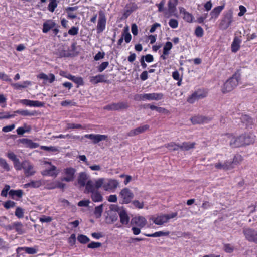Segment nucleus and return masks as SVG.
<instances>
[{
    "label": "nucleus",
    "mask_w": 257,
    "mask_h": 257,
    "mask_svg": "<svg viewBox=\"0 0 257 257\" xmlns=\"http://www.w3.org/2000/svg\"><path fill=\"white\" fill-rule=\"evenodd\" d=\"M240 74L239 72H235L223 84L221 91L223 93H226L233 90L238 84Z\"/></svg>",
    "instance_id": "obj_1"
},
{
    "label": "nucleus",
    "mask_w": 257,
    "mask_h": 257,
    "mask_svg": "<svg viewBox=\"0 0 257 257\" xmlns=\"http://www.w3.org/2000/svg\"><path fill=\"white\" fill-rule=\"evenodd\" d=\"M177 215V212H174L171 214H163L156 217H153L152 220L155 224L162 225L164 223L167 222L170 219L175 218Z\"/></svg>",
    "instance_id": "obj_2"
},
{
    "label": "nucleus",
    "mask_w": 257,
    "mask_h": 257,
    "mask_svg": "<svg viewBox=\"0 0 257 257\" xmlns=\"http://www.w3.org/2000/svg\"><path fill=\"white\" fill-rule=\"evenodd\" d=\"M243 233L248 241L257 244V230L250 228H246L243 229Z\"/></svg>",
    "instance_id": "obj_3"
},
{
    "label": "nucleus",
    "mask_w": 257,
    "mask_h": 257,
    "mask_svg": "<svg viewBox=\"0 0 257 257\" xmlns=\"http://www.w3.org/2000/svg\"><path fill=\"white\" fill-rule=\"evenodd\" d=\"M227 141L232 148L239 147L243 146L241 135L235 137L232 134H227Z\"/></svg>",
    "instance_id": "obj_4"
},
{
    "label": "nucleus",
    "mask_w": 257,
    "mask_h": 257,
    "mask_svg": "<svg viewBox=\"0 0 257 257\" xmlns=\"http://www.w3.org/2000/svg\"><path fill=\"white\" fill-rule=\"evenodd\" d=\"M119 195L122 199L123 204H128L130 203L134 196L133 193L127 188L121 190Z\"/></svg>",
    "instance_id": "obj_5"
},
{
    "label": "nucleus",
    "mask_w": 257,
    "mask_h": 257,
    "mask_svg": "<svg viewBox=\"0 0 257 257\" xmlns=\"http://www.w3.org/2000/svg\"><path fill=\"white\" fill-rule=\"evenodd\" d=\"M163 94L162 93H147L142 94L138 96V100H159L163 98Z\"/></svg>",
    "instance_id": "obj_6"
},
{
    "label": "nucleus",
    "mask_w": 257,
    "mask_h": 257,
    "mask_svg": "<svg viewBox=\"0 0 257 257\" xmlns=\"http://www.w3.org/2000/svg\"><path fill=\"white\" fill-rule=\"evenodd\" d=\"M76 170L72 167H68L64 169V173L65 175L63 178L62 181L66 182L73 181L75 178V174Z\"/></svg>",
    "instance_id": "obj_7"
},
{
    "label": "nucleus",
    "mask_w": 257,
    "mask_h": 257,
    "mask_svg": "<svg viewBox=\"0 0 257 257\" xmlns=\"http://www.w3.org/2000/svg\"><path fill=\"white\" fill-rule=\"evenodd\" d=\"M233 21L232 13H227L220 23V28L222 30L227 29L231 25Z\"/></svg>",
    "instance_id": "obj_8"
},
{
    "label": "nucleus",
    "mask_w": 257,
    "mask_h": 257,
    "mask_svg": "<svg viewBox=\"0 0 257 257\" xmlns=\"http://www.w3.org/2000/svg\"><path fill=\"white\" fill-rule=\"evenodd\" d=\"M106 18L104 12L102 11L99 12V19L97 26V30L98 33L102 32L105 28Z\"/></svg>",
    "instance_id": "obj_9"
},
{
    "label": "nucleus",
    "mask_w": 257,
    "mask_h": 257,
    "mask_svg": "<svg viewBox=\"0 0 257 257\" xmlns=\"http://www.w3.org/2000/svg\"><path fill=\"white\" fill-rule=\"evenodd\" d=\"M24 172L26 177H29L34 175L36 171L34 170V166L32 165L29 161L25 160L23 161Z\"/></svg>",
    "instance_id": "obj_10"
},
{
    "label": "nucleus",
    "mask_w": 257,
    "mask_h": 257,
    "mask_svg": "<svg viewBox=\"0 0 257 257\" xmlns=\"http://www.w3.org/2000/svg\"><path fill=\"white\" fill-rule=\"evenodd\" d=\"M206 93L201 90H198L189 96L187 99V102L189 103H193L196 100L206 97Z\"/></svg>",
    "instance_id": "obj_11"
},
{
    "label": "nucleus",
    "mask_w": 257,
    "mask_h": 257,
    "mask_svg": "<svg viewBox=\"0 0 257 257\" xmlns=\"http://www.w3.org/2000/svg\"><path fill=\"white\" fill-rule=\"evenodd\" d=\"M212 118L209 117H206L202 115H197L192 117L190 118V120L193 124H202L203 123L208 122L211 121Z\"/></svg>",
    "instance_id": "obj_12"
},
{
    "label": "nucleus",
    "mask_w": 257,
    "mask_h": 257,
    "mask_svg": "<svg viewBox=\"0 0 257 257\" xmlns=\"http://www.w3.org/2000/svg\"><path fill=\"white\" fill-rule=\"evenodd\" d=\"M86 138L91 140L94 144H97L99 142L105 140L107 138V136L104 135H95V134H86L84 136Z\"/></svg>",
    "instance_id": "obj_13"
},
{
    "label": "nucleus",
    "mask_w": 257,
    "mask_h": 257,
    "mask_svg": "<svg viewBox=\"0 0 257 257\" xmlns=\"http://www.w3.org/2000/svg\"><path fill=\"white\" fill-rule=\"evenodd\" d=\"M147 223V220L143 216L135 217L132 219L131 224L136 225L140 228L144 227Z\"/></svg>",
    "instance_id": "obj_14"
},
{
    "label": "nucleus",
    "mask_w": 257,
    "mask_h": 257,
    "mask_svg": "<svg viewBox=\"0 0 257 257\" xmlns=\"http://www.w3.org/2000/svg\"><path fill=\"white\" fill-rule=\"evenodd\" d=\"M20 102L23 105L33 107H43L45 103L39 101H33L29 99H22Z\"/></svg>",
    "instance_id": "obj_15"
},
{
    "label": "nucleus",
    "mask_w": 257,
    "mask_h": 257,
    "mask_svg": "<svg viewBox=\"0 0 257 257\" xmlns=\"http://www.w3.org/2000/svg\"><path fill=\"white\" fill-rule=\"evenodd\" d=\"M149 128V125H147V124L139 126L138 127H137L135 129H133V130L130 131L127 133V136L132 137V136L137 135L139 134H141V133H142L145 132L146 130H148Z\"/></svg>",
    "instance_id": "obj_16"
},
{
    "label": "nucleus",
    "mask_w": 257,
    "mask_h": 257,
    "mask_svg": "<svg viewBox=\"0 0 257 257\" xmlns=\"http://www.w3.org/2000/svg\"><path fill=\"white\" fill-rule=\"evenodd\" d=\"M215 167L217 169L227 170L234 168L231 161H226L224 163L218 162L215 164Z\"/></svg>",
    "instance_id": "obj_17"
},
{
    "label": "nucleus",
    "mask_w": 257,
    "mask_h": 257,
    "mask_svg": "<svg viewBox=\"0 0 257 257\" xmlns=\"http://www.w3.org/2000/svg\"><path fill=\"white\" fill-rule=\"evenodd\" d=\"M18 142L19 143H22L25 145L26 147H29L30 148H36L39 146V145L37 143H34L31 140L27 138L19 139Z\"/></svg>",
    "instance_id": "obj_18"
},
{
    "label": "nucleus",
    "mask_w": 257,
    "mask_h": 257,
    "mask_svg": "<svg viewBox=\"0 0 257 257\" xmlns=\"http://www.w3.org/2000/svg\"><path fill=\"white\" fill-rule=\"evenodd\" d=\"M88 178L89 176L86 172H81L79 173L77 177L78 184L80 185L81 187H84Z\"/></svg>",
    "instance_id": "obj_19"
},
{
    "label": "nucleus",
    "mask_w": 257,
    "mask_h": 257,
    "mask_svg": "<svg viewBox=\"0 0 257 257\" xmlns=\"http://www.w3.org/2000/svg\"><path fill=\"white\" fill-rule=\"evenodd\" d=\"M90 81L94 84H97L99 82H106V77L104 75L99 74L95 76H92L90 77Z\"/></svg>",
    "instance_id": "obj_20"
},
{
    "label": "nucleus",
    "mask_w": 257,
    "mask_h": 257,
    "mask_svg": "<svg viewBox=\"0 0 257 257\" xmlns=\"http://www.w3.org/2000/svg\"><path fill=\"white\" fill-rule=\"evenodd\" d=\"M118 185V182L116 180H109L107 183L103 186L105 191H108L116 188Z\"/></svg>",
    "instance_id": "obj_21"
},
{
    "label": "nucleus",
    "mask_w": 257,
    "mask_h": 257,
    "mask_svg": "<svg viewBox=\"0 0 257 257\" xmlns=\"http://www.w3.org/2000/svg\"><path fill=\"white\" fill-rule=\"evenodd\" d=\"M55 53L59 57H68L71 55V54L68 52L64 46H60L57 49Z\"/></svg>",
    "instance_id": "obj_22"
},
{
    "label": "nucleus",
    "mask_w": 257,
    "mask_h": 257,
    "mask_svg": "<svg viewBox=\"0 0 257 257\" xmlns=\"http://www.w3.org/2000/svg\"><path fill=\"white\" fill-rule=\"evenodd\" d=\"M56 26V23L52 20H47L43 24V32L46 33Z\"/></svg>",
    "instance_id": "obj_23"
},
{
    "label": "nucleus",
    "mask_w": 257,
    "mask_h": 257,
    "mask_svg": "<svg viewBox=\"0 0 257 257\" xmlns=\"http://www.w3.org/2000/svg\"><path fill=\"white\" fill-rule=\"evenodd\" d=\"M85 190L84 192L85 193H93L96 190H95V185L93 183V182L91 180H89L87 181V183L85 185Z\"/></svg>",
    "instance_id": "obj_24"
},
{
    "label": "nucleus",
    "mask_w": 257,
    "mask_h": 257,
    "mask_svg": "<svg viewBox=\"0 0 257 257\" xmlns=\"http://www.w3.org/2000/svg\"><path fill=\"white\" fill-rule=\"evenodd\" d=\"M120 222L122 224H127L129 222L130 218L125 210H122L119 212Z\"/></svg>",
    "instance_id": "obj_25"
},
{
    "label": "nucleus",
    "mask_w": 257,
    "mask_h": 257,
    "mask_svg": "<svg viewBox=\"0 0 257 257\" xmlns=\"http://www.w3.org/2000/svg\"><path fill=\"white\" fill-rule=\"evenodd\" d=\"M56 167H55V166L52 165L50 169H46V170H44L42 172V174L44 176L49 175L50 176L56 177L58 174V172H56Z\"/></svg>",
    "instance_id": "obj_26"
},
{
    "label": "nucleus",
    "mask_w": 257,
    "mask_h": 257,
    "mask_svg": "<svg viewBox=\"0 0 257 257\" xmlns=\"http://www.w3.org/2000/svg\"><path fill=\"white\" fill-rule=\"evenodd\" d=\"M114 110H120L126 109L128 108L129 105L126 102H119L118 103H113Z\"/></svg>",
    "instance_id": "obj_27"
},
{
    "label": "nucleus",
    "mask_w": 257,
    "mask_h": 257,
    "mask_svg": "<svg viewBox=\"0 0 257 257\" xmlns=\"http://www.w3.org/2000/svg\"><path fill=\"white\" fill-rule=\"evenodd\" d=\"M37 77L45 80H48L50 83L53 82L55 79L54 75L52 73H50L49 74V75H47L44 73H41L37 76Z\"/></svg>",
    "instance_id": "obj_28"
},
{
    "label": "nucleus",
    "mask_w": 257,
    "mask_h": 257,
    "mask_svg": "<svg viewBox=\"0 0 257 257\" xmlns=\"http://www.w3.org/2000/svg\"><path fill=\"white\" fill-rule=\"evenodd\" d=\"M179 10L180 13L183 14V19L186 21L190 23L192 22L193 17L191 14L186 11L184 8L181 7Z\"/></svg>",
    "instance_id": "obj_29"
},
{
    "label": "nucleus",
    "mask_w": 257,
    "mask_h": 257,
    "mask_svg": "<svg viewBox=\"0 0 257 257\" xmlns=\"http://www.w3.org/2000/svg\"><path fill=\"white\" fill-rule=\"evenodd\" d=\"M19 114L22 116H35L37 113L36 111H29L27 110H18L14 112V114Z\"/></svg>",
    "instance_id": "obj_30"
},
{
    "label": "nucleus",
    "mask_w": 257,
    "mask_h": 257,
    "mask_svg": "<svg viewBox=\"0 0 257 257\" xmlns=\"http://www.w3.org/2000/svg\"><path fill=\"white\" fill-rule=\"evenodd\" d=\"M224 5H222L219 6L214 8L210 14V16H211V18H217L220 13V12L222 11V10L224 9Z\"/></svg>",
    "instance_id": "obj_31"
},
{
    "label": "nucleus",
    "mask_w": 257,
    "mask_h": 257,
    "mask_svg": "<svg viewBox=\"0 0 257 257\" xmlns=\"http://www.w3.org/2000/svg\"><path fill=\"white\" fill-rule=\"evenodd\" d=\"M195 143L194 142H183L180 145V149L182 151H188L191 149H193L195 147Z\"/></svg>",
    "instance_id": "obj_32"
},
{
    "label": "nucleus",
    "mask_w": 257,
    "mask_h": 257,
    "mask_svg": "<svg viewBox=\"0 0 257 257\" xmlns=\"http://www.w3.org/2000/svg\"><path fill=\"white\" fill-rule=\"evenodd\" d=\"M22 250H24L26 253L29 254H34L36 253L37 252V250L34 247H18L17 249V253H19Z\"/></svg>",
    "instance_id": "obj_33"
},
{
    "label": "nucleus",
    "mask_w": 257,
    "mask_h": 257,
    "mask_svg": "<svg viewBox=\"0 0 257 257\" xmlns=\"http://www.w3.org/2000/svg\"><path fill=\"white\" fill-rule=\"evenodd\" d=\"M240 42L241 41L238 37H235L234 38L233 41L231 45V50L233 52H236L239 50L240 48Z\"/></svg>",
    "instance_id": "obj_34"
},
{
    "label": "nucleus",
    "mask_w": 257,
    "mask_h": 257,
    "mask_svg": "<svg viewBox=\"0 0 257 257\" xmlns=\"http://www.w3.org/2000/svg\"><path fill=\"white\" fill-rule=\"evenodd\" d=\"M42 181L41 180H36V181L32 180L30 182L25 184L24 187L25 188L31 187V188H38V187H40L42 185Z\"/></svg>",
    "instance_id": "obj_35"
},
{
    "label": "nucleus",
    "mask_w": 257,
    "mask_h": 257,
    "mask_svg": "<svg viewBox=\"0 0 257 257\" xmlns=\"http://www.w3.org/2000/svg\"><path fill=\"white\" fill-rule=\"evenodd\" d=\"M243 146L249 145L253 143L254 139L249 135L244 134L241 135Z\"/></svg>",
    "instance_id": "obj_36"
},
{
    "label": "nucleus",
    "mask_w": 257,
    "mask_h": 257,
    "mask_svg": "<svg viewBox=\"0 0 257 257\" xmlns=\"http://www.w3.org/2000/svg\"><path fill=\"white\" fill-rule=\"evenodd\" d=\"M67 77L78 85H83L84 84L83 79L81 77H75L69 74Z\"/></svg>",
    "instance_id": "obj_37"
},
{
    "label": "nucleus",
    "mask_w": 257,
    "mask_h": 257,
    "mask_svg": "<svg viewBox=\"0 0 257 257\" xmlns=\"http://www.w3.org/2000/svg\"><path fill=\"white\" fill-rule=\"evenodd\" d=\"M91 199L94 202H101L103 200V197L101 194L97 190L91 195Z\"/></svg>",
    "instance_id": "obj_38"
},
{
    "label": "nucleus",
    "mask_w": 257,
    "mask_h": 257,
    "mask_svg": "<svg viewBox=\"0 0 257 257\" xmlns=\"http://www.w3.org/2000/svg\"><path fill=\"white\" fill-rule=\"evenodd\" d=\"M104 204H102L95 207L94 214L96 218H99L102 215Z\"/></svg>",
    "instance_id": "obj_39"
},
{
    "label": "nucleus",
    "mask_w": 257,
    "mask_h": 257,
    "mask_svg": "<svg viewBox=\"0 0 257 257\" xmlns=\"http://www.w3.org/2000/svg\"><path fill=\"white\" fill-rule=\"evenodd\" d=\"M169 234V232L159 231L153 234H144V235L148 237H157L163 236H167Z\"/></svg>",
    "instance_id": "obj_40"
},
{
    "label": "nucleus",
    "mask_w": 257,
    "mask_h": 257,
    "mask_svg": "<svg viewBox=\"0 0 257 257\" xmlns=\"http://www.w3.org/2000/svg\"><path fill=\"white\" fill-rule=\"evenodd\" d=\"M122 36H123L126 43H128L131 41L132 36L128 32V28L127 27L124 28Z\"/></svg>",
    "instance_id": "obj_41"
},
{
    "label": "nucleus",
    "mask_w": 257,
    "mask_h": 257,
    "mask_svg": "<svg viewBox=\"0 0 257 257\" xmlns=\"http://www.w3.org/2000/svg\"><path fill=\"white\" fill-rule=\"evenodd\" d=\"M13 226H15L14 228L19 234H22L25 233L23 228V224L21 222H15Z\"/></svg>",
    "instance_id": "obj_42"
},
{
    "label": "nucleus",
    "mask_w": 257,
    "mask_h": 257,
    "mask_svg": "<svg viewBox=\"0 0 257 257\" xmlns=\"http://www.w3.org/2000/svg\"><path fill=\"white\" fill-rule=\"evenodd\" d=\"M165 147L170 151H177L180 149V145L174 142H171L165 145Z\"/></svg>",
    "instance_id": "obj_43"
},
{
    "label": "nucleus",
    "mask_w": 257,
    "mask_h": 257,
    "mask_svg": "<svg viewBox=\"0 0 257 257\" xmlns=\"http://www.w3.org/2000/svg\"><path fill=\"white\" fill-rule=\"evenodd\" d=\"M9 194L11 196H17L19 198L22 197L23 195V191L21 190H11L9 192Z\"/></svg>",
    "instance_id": "obj_44"
},
{
    "label": "nucleus",
    "mask_w": 257,
    "mask_h": 257,
    "mask_svg": "<svg viewBox=\"0 0 257 257\" xmlns=\"http://www.w3.org/2000/svg\"><path fill=\"white\" fill-rule=\"evenodd\" d=\"M172 47V44L170 42H167L166 43L163 48V54L168 55L169 51L171 49Z\"/></svg>",
    "instance_id": "obj_45"
},
{
    "label": "nucleus",
    "mask_w": 257,
    "mask_h": 257,
    "mask_svg": "<svg viewBox=\"0 0 257 257\" xmlns=\"http://www.w3.org/2000/svg\"><path fill=\"white\" fill-rule=\"evenodd\" d=\"M243 160L242 157L239 154L236 155L232 160V162H231V163H232V166L233 165H238Z\"/></svg>",
    "instance_id": "obj_46"
},
{
    "label": "nucleus",
    "mask_w": 257,
    "mask_h": 257,
    "mask_svg": "<svg viewBox=\"0 0 257 257\" xmlns=\"http://www.w3.org/2000/svg\"><path fill=\"white\" fill-rule=\"evenodd\" d=\"M77 240L82 244H86L90 241L89 238L84 235H79L77 237Z\"/></svg>",
    "instance_id": "obj_47"
},
{
    "label": "nucleus",
    "mask_w": 257,
    "mask_h": 257,
    "mask_svg": "<svg viewBox=\"0 0 257 257\" xmlns=\"http://www.w3.org/2000/svg\"><path fill=\"white\" fill-rule=\"evenodd\" d=\"M177 4H175L171 3H168V12L170 15L174 14L176 10V6Z\"/></svg>",
    "instance_id": "obj_48"
},
{
    "label": "nucleus",
    "mask_w": 257,
    "mask_h": 257,
    "mask_svg": "<svg viewBox=\"0 0 257 257\" xmlns=\"http://www.w3.org/2000/svg\"><path fill=\"white\" fill-rule=\"evenodd\" d=\"M57 4L56 0H50V3L48 5V10L51 12H54L55 9L57 7Z\"/></svg>",
    "instance_id": "obj_49"
},
{
    "label": "nucleus",
    "mask_w": 257,
    "mask_h": 257,
    "mask_svg": "<svg viewBox=\"0 0 257 257\" xmlns=\"http://www.w3.org/2000/svg\"><path fill=\"white\" fill-rule=\"evenodd\" d=\"M14 165L17 170H21L22 169H23L24 166V165H23V161L22 163L20 162L19 159L14 162Z\"/></svg>",
    "instance_id": "obj_50"
},
{
    "label": "nucleus",
    "mask_w": 257,
    "mask_h": 257,
    "mask_svg": "<svg viewBox=\"0 0 257 257\" xmlns=\"http://www.w3.org/2000/svg\"><path fill=\"white\" fill-rule=\"evenodd\" d=\"M16 115L15 114H9L8 112H0V119H8L10 118L13 117Z\"/></svg>",
    "instance_id": "obj_51"
},
{
    "label": "nucleus",
    "mask_w": 257,
    "mask_h": 257,
    "mask_svg": "<svg viewBox=\"0 0 257 257\" xmlns=\"http://www.w3.org/2000/svg\"><path fill=\"white\" fill-rule=\"evenodd\" d=\"M15 215L19 218H21L24 217V211L22 208L17 207L15 212Z\"/></svg>",
    "instance_id": "obj_52"
},
{
    "label": "nucleus",
    "mask_w": 257,
    "mask_h": 257,
    "mask_svg": "<svg viewBox=\"0 0 257 257\" xmlns=\"http://www.w3.org/2000/svg\"><path fill=\"white\" fill-rule=\"evenodd\" d=\"M66 186V184L64 183H63L60 181H57L56 182L55 185L51 187H49V189H53L56 188H60V189H64Z\"/></svg>",
    "instance_id": "obj_53"
},
{
    "label": "nucleus",
    "mask_w": 257,
    "mask_h": 257,
    "mask_svg": "<svg viewBox=\"0 0 257 257\" xmlns=\"http://www.w3.org/2000/svg\"><path fill=\"white\" fill-rule=\"evenodd\" d=\"M41 148L42 150L47 151L57 152L58 151V148L54 146L47 147V146H42L41 147Z\"/></svg>",
    "instance_id": "obj_54"
},
{
    "label": "nucleus",
    "mask_w": 257,
    "mask_h": 257,
    "mask_svg": "<svg viewBox=\"0 0 257 257\" xmlns=\"http://www.w3.org/2000/svg\"><path fill=\"white\" fill-rule=\"evenodd\" d=\"M0 165L7 171H9L10 170L9 164L4 159L0 158Z\"/></svg>",
    "instance_id": "obj_55"
},
{
    "label": "nucleus",
    "mask_w": 257,
    "mask_h": 257,
    "mask_svg": "<svg viewBox=\"0 0 257 257\" xmlns=\"http://www.w3.org/2000/svg\"><path fill=\"white\" fill-rule=\"evenodd\" d=\"M16 203L11 200L7 201L4 204V206L7 209L14 207Z\"/></svg>",
    "instance_id": "obj_56"
},
{
    "label": "nucleus",
    "mask_w": 257,
    "mask_h": 257,
    "mask_svg": "<svg viewBox=\"0 0 257 257\" xmlns=\"http://www.w3.org/2000/svg\"><path fill=\"white\" fill-rule=\"evenodd\" d=\"M102 244L100 242H91L88 244L87 247L89 248H97L101 247Z\"/></svg>",
    "instance_id": "obj_57"
},
{
    "label": "nucleus",
    "mask_w": 257,
    "mask_h": 257,
    "mask_svg": "<svg viewBox=\"0 0 257 257\" xmlns=\"http://www.w3.org/2000/svg\"><path fill=\"white\" fill-rule=\"evenodd\" d=\"M196 36L201 37L203 35V30L200 26H197L195 30Z\"/></svg>",
    "instance_id": "obj_58"
},
{
    "label": "nucleus",
    "mask_w": 257,
    "mask_h": 257,
    "mask_svg": "<svg viewBox=\"0 0 257 257\" xmlns=\"http://www.w3.org/2000/svg\"><path fill=\"white\" fill-rule=\"evenodd\" d=\"M133 205L137 208L142 209L144 207V202H140L138 200H134L132 202Z\"/></svg>",
    "instance_id": "obj_59"
},
{
    "label": "nucleus",
    "mask_w": 257,
    "mask_h": 257,
    "mask_svg": "<svg viewBox=\"0 0 257 257\" xmlns=\"http://www.w3.org/2000/svg\"><path fill=\"white\" fill-rule=\"evenodd\" d=\"M31 127L29 126V130H25L23 127H20L17 129V133L19 135H23L25 132H29L31 131Z\"/></svg>",
    "instance_id": "obj_60"
},
{
    "label": "nucleus",
    "mask_w": 257,
    "mask_h": 257,
    "mask_svg": "<svg viewBox=\"0 0 257 257\" xmlns=\"http://www.w3.org/2000/svg\"><path fill=\"white\" fill-rule=\"evenodd\" d=\"M79 29L78 27L73 26L68 31V34L71 35H76L78 33Z\"/></svg>",
    "instance_id": "obj_61"
},
{
    "label": "nucleus",
    "mask_w": 257,
    "mask_h": 257,
    "mask_svg": "<svg viewBox=\"0 0 257 257\" xmlns=\"http://www.w3.org/2000/svg\"><path fill=\"white\" fill-rule=\"evenodd\" d=\"M109 63L108 62H104L101 64L99 66L98 68V70L99 72H101L103 70H104L106 67L108 66Z\"/></svg>",
    "instance_id": "obj_62"
},
{
    "label": "nucleus",
    "mask_w": 257,
    "mask_h": 257,
    "mask_svg": "<svg viewBox=\"0 0 257 257\" xmlns=\"http://www.w3.org/2000/svg\"><path fill=\"white\" fill-rule=\"evenodd\" d=\"M169 25L171 28H176L178 27V22L176 19H171L169 21Z\"/></svg>",
    "instance_id": "obj_63"
},
{
    "label": "nucleus",
    "mask_w": 257,
    "mask_h": 257,
    "mask_svg": "<svg viewBox=\"0 0 257 257\" xmlns=\"http://www.w3.org/2000/svg\"><path fill=\"white\" fill-rule=\"evenodd\" d=\"M104 183V179L101 178L95 181V183L94 184L95 188L98 189L100 188L103 184Z\"/></svg>",
    "instance_id": "obj_64"
}]
</instances>
